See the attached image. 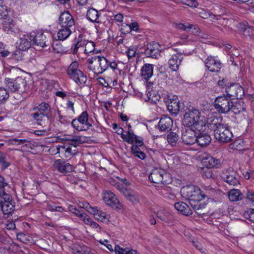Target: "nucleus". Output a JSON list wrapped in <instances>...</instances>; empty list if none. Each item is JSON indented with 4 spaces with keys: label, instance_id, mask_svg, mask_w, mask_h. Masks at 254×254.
Masks as SVG:
<instances>
[{
    "label": "nucleus",
    "instance_id": "11",
    "mask_svg": "<svg viewBox=\"0 0 254 254\" xmlns=\"http://www.w3.org/2000/svg\"><path fill=\"white\" fill-rule=\"evenodd\" d=\"M0 206L4 214H9L14 211L15 204L10 194L6 193L0 196Z\"/></svg>",
    "mask_w": 254,
    "mask_h": 254
},
{
    "label": "nucleus",
    "instance_id": "51",
    "mask_svg": "<svg viewBox=\"0 0 254 254\" xmlns=\"http://www.w3.org/2000/svg\"><path fill=\"white\" fill-rule=\"evenodd\" d=\"M5 48V45H4L2 42H0V57L5 58L11 54Z\"/></svg>",
    "mask_w": 254,
    "mask_h": 254
},
{
    "label": "nucleus",
    "instance_id": "4",
    "mask_svg": "<svg viewBox=\"0 0 254 254\" xmlns=\"http://www.w3.org/2000/svg\"><path fill=\"white\" fill-rule=\"evenodd\" d=\"M182 196L189 200L190 203L193 201H201L204 199L206 194L201 192V190L194 185H188L183 187L181 190Z\"/></svg>",
    "mask_w": 254,
    "mask_h": 254
},
{
    "label": "nucleus",
    "instance_id": "20",
    "mask_svg": "<svg viewBox=\"0 0 254 254\" xmlns=\"http://www.w3.org/2000/svg\"><path fill=\"white\" fill-rule=\"evenodd\" d=\"M59 22L62 27L69 29L74 25L75 23L72 16L67 11H64L61 14Z\"/></svg>",
    "mask_w": 254,
    "mask_h": 254
},
{
    "label": "nucleus",
    "instance_id": "24",
    "mask_svg": "<svg viewBox=\"0 0 254 254\" xmlns=\"http://www.w3.org/2000/svg\"><path fill=\"white\" fill-rule=\"evenodd\" d=\"M172 126V119L168 116L163 115L158 124V128L161 131L168 132L171 129Z\"/></svg>",
    "mask_w": 254,
    "mask_h": 254
},
{
    "label": "nucleus",
    "instance_id": "38",
    "mask_svg": "<svg viewBox=\"0 0 254 254\" xmlns=\"http://www.w3.org/2000/svg\"><path fill=\"white\" fill-rule=\"evenodd\" d=\"M203 163L206 164L207 168L217 167L220 164V161L211 156H206L203 159Z\"/></svg>",
    "mask_w": 254,
    "mask_h": 254
},
{
    "label": "nucleus",
    "instance_id": "62",
    "mask_svg": "<svg viewBox=\"0 0 254 254\" xmlns=\"http://www.w3.org/2000/svg\"><path fill=\"white\" fill-rule=\"evenodd\" d=\"M127 26L129 27V31H138L139 30V25L137 22H131L130 24H127Z\"/></svg>",
    "mask_w": 254,
    "mask_h": 254
},
{
    "label": "nucleus",
    "instance_id": "2",
    "mask_svg": "<svg viewBox=\"0 0 254 254\" xmlns=\"http://www.w3.org/2000/svg\"><path fill=\"white\" fill-rule=\"evenodd\" d=\"M50 108L49 104L43 102L32 108L33 112L30 114V117L38 125L46 126V122L49 119L48 112Z\"/></svg>",
    "mask_w": 254,
    "mask_h": 254
},
{
    "label": "nucleus",
    "instance_id": "3",
    "mask_svg": "<svg viewBox=\"0 0 254 254\" xmlns=\"http://www.w3.org/2000/svg\"><path fill=\"white\" fill-rule=\"evenodd\" d=\"M88 69L95 74L103 73L109 67L108 60L103 56H96L87 60Z\"/></svg>",
    "mask_w": 254,
    "mask_h": 254
},
{
    "label": "nucleus",
    "instance_id": "52",
    "mask_svg": "<svg viewBox=\"0 0 254 254\" xmlns=\"http://www.w3.org/2000/svg\"><path fill=\"white\" fill-rule=\"evenodd\" d=\"M6 156L4 153L0 152V164L1 165V168L3 169L7 168L9 166V163L5 160Z\"/></svg>",
    "mask_w": 254,
    "mask_h": 254
},
{
    "label": "nucleus",
    "instance_id": "56",
    "mask_svg": "<svg viewBox=\"0 0 254 254\" xmlns=\"http://www.w3.org/2000/svg\"><path fill=\"white\" fill-rule=\"evenodd\" d=\"M23 54L20 50L16 51L11 54V58L17 61H21L23 60Z\"/></svg>",
    "mask_w": 254,
    "mask_h": 254
},
{
    "label": "nucleus",
    "instance_id": "9",
    "mask_svg": "<svg viewBox=\"0 0 254 254\" xmlns=\"http://www.w3.org/2000/svg\"><path fill=\"white\" fill-rule=\"evenodd\" d=\"M232 100L225 94L218 96L213 103L214 108L220 113L227 114L230 111Z\"/></svg>",
    "mask_w": 254,
    "mask_h": 254
},
{
    "label": "nucleus",
    "instance_id": "34",
    "mask_svg": "<svg viewBox=\"0 0 254 254\" xmlns=\"http://www.w3.org/2000/svg\"><path fill=\"white\" fill-rule=\"evenodd\" d=\"M158 219L166 223H169L172 219V215L170 211L166 209H160L156 213Z\"/></svg>",
    "mask_w": 254,
    "mask_h": 254
},
{
    "label": "nucleus",
    "instance_id": "50",
    "mask_svg": "<svg viewBox=\"0 0 254 254\" xmlns=\"http://www.w3.org/2000/svg\"><path fill=\"white\" fill-rule=\"evenodd\" d=\"M7 186V183L5 181L4 178L0 176V196L6 194L5 191V187Z\"/></svg>",
    "mask_w": 254,
    "mask_h": 254
},
{
    "label": "nucleus",
    "instance_id": "35",
    "mask_svg": "<svg viewBox=\"0 0 254 254\" xmlns=\"http://www.w3.org/2000/svg\"><path fill=\"white\" fill-rule=\"evenodd\" d=\"M2 29L7 33L15 32V26L13 21L11 18H5L2 22Z\"/></svg>",
    "mask_w": 254,
    "mask_h": 254
},
{
    "label": "nucleus",
    "instance_id": "31",
    "mask_svg": "<svg viewBox=\"0 0 254 254\" xmlns=\"http://www.w3.org/2000/svg\"><path fill=\"white\" fill-rule=\"evenodd\" d=\"M239 29L245 37L251 38L254 37V28L248 25V23L243 22L240 24Z\"/></svg>",
    "mask_w": 254,
    "mask_h": 254
},
{
    "label": "nucleus",
    "instance_id": "27",
    "mask_svg": "<svg viewBox=\"0 0 254 254\" xmlns=\"http://www.w3.org/2000/svg\"><path fill=\"white\" fill-rule=\"evenodd\" d=\"M31 43L30 34L24 35L17 42V47L20 51H25L31 47Z\"/></svg>",
    "mask_w": 254,
    "mask_h": 254
},
{
    "label": "nucleus",
    "instance_id": "10",
    "mask_svg": "<svg viewBox=\"0 0 254 254\" xmlns=\"http://www.w3.org/2000/svg\"><path fill=\"white\" fill-rule=\"evenodd\" d=\"M162 98L169 112L172 114H178L180 110V104L177 97L175 95L164 94Z\"/></svg>",
    "mask_w": 254,
    "mask_h": 254
},
{
    "label": "nucleus",
    "instance_id": "21",
    "mask_svg": "<svg viewBox=\"0 0 254 254\" xmlns=\"http://www.w3.org/2000/svg\"><path fill=\"white\" fill-rule=\"evenodd\" d=\"M160 45L158 43L152 42L151 43L147 44V47L145 49L144 54L146 57H151L157 59L160 54L159 49Z\"/></svg>",
    "mask_w": 254,
    "mask_h": 254
},
{
    "label": "nucleus",
    "instance_id": "28",
    "mask_svg": "<svg viewBox=\"0 0 254 254\" xmlns=\"http://www.w3.org/2000/svg\"><path fill=\"white\" fill-rule=\"evenodd\" d=\"M221 177L224 181L230 185L235 186L239 184V179L236 176L234 173H230L228 171L223 172L221 174Z\"/></svg>",
    "mask_w": 254,
    "mask_h": 254
},
{
    "label": "nucleus",
    "instance_id": "44",
    "mask_svg": "<svg viewBox=\"0 0 254 254\" xmlns=\"http://www.w3.org/2000/svg\"><path fill=\"white\" fill-rule=\"evenodd\" d=\"M140 138V137L137 136L133 133H131L130 131H128L126 134H123L122 136V138L125 141L131 144L133 143L136 140H138Z\"/></svg>",
    "mask_w": 254,
    "mask_h": 254
},
{
    "label": "nucleus",
    "instance_id": "25",
    "mask_svg": "<svg viewBox=\"0 0 254 254\" xmlns=\"http://www.w3.org/2000/svg\"><path fill=\"white\" fill-rule=\"evenodd\" d=\"M204 63L208 69L211 72H217L221 68V64L220 61L213 57H208L205 60Z\"/></svg>",
    "mask_w": 254,
    "mask_h": 254
},
{
    "label": "nucleus",
    "instance_id": "63",
    "mask_svg": "<svg viewBox=\"0 0 254 254\" xmlns=\"http://www.w3.org/2000/svg\"><path fill=\"white\" fill-rule=\"evenodd\" d=\"M48 210L50 211H56L59 212H62L64 210V208L62 206H55L49 204L47 206Z\"/></svg>",
    "mask_w": 254,
    "mask_h": 254
},
{
    "label": "nucleus",
    "instance_id": "16",
    "mask_svg": "<svg viewBox=\"0 0 254 254\" xmlns=\"http://www.w3.org/2000/svg\"><path fill=\"white\" fill-rule=\"evenodd\" d=\"M243 94V88L238 84H232L226 89L225 95L232 100L241 98Z\"/></svg>",
    "mask_w": 254,
    "mask_h": 254
},
{
    "label": "nucleus",
    "instance_id": "5",
    "mask_svg": "<svg viewBox=\"0 0 254 254\" xmlns=\"http://www.w3.org/2000/svg\"><path fill=\"white\" fill-rule=\"evenodd\" d=\"M79 64L77 61H74L68 66L66 73L69 77L76 83L83 84L87 81V77L83 72L78 69Z\"/></svg>",
    "mask_w": 254,
    "mask_h": 254
},
{
    "label": "nucleus",
    "instance_id": "41",
    "mask_svg": "<svg viewBox=\"0 0 254 254\" xmlns=\"http://www.w3.org/2000/svg\"><path fill=\"white\" fill-rule=\"evenodd\" d=\"M9 143L14 145L24 144V145H22L21 147V150L25 147H28L31 145L30 141L25 139H19L17 138H12L9 140Z\"/></svg>",
    "mask_w": 254,
    "mask_h": 254
},
{
    "label": "nucleus",
    "instance_id": "30",
    "mask_svg": "<svg viewBox=\"0 0 254 254\" xmlns=\"http://www.w3.org/2000/svg\"><path fill=\"white\" fill-rule=\"evenodd\" d=\"M200 132L197 135L196 143L201 147L206 146L211 142V138L208 134L203 133V131Z\"/></svg>",
    "mask_w": 254,
    "mask_h": 254
},
{
    "label": "nucleus",
    "instance_id": "48",
    "mask_svg": "<svg viewBox=\"0 0 254 254\" xmlns=\"http://www.w3.org/2000/svg\"><path fill=\"white\" fill-rule=\"evenodd\" d=\"M85 44L84 49H82L84 53L88 54L94 51L95 44L93 42L85 40Z\"/></svg>",
    "mask_w": 254,
    "mask_h": 254
},
{
    "label": "nucleus",
    "instance_id": "64",
    "mask_svg": "<svg viewBox=\"0 0 254 254\" xmlns=\"http://www.w3.org/2000/svg\"><path fill=\"white\" fill-rule=\"evenodd\" d=\"M109 66L114 71L121 72V70L118 68V64L115 62H110L109 63Z\"/></svg>",
    "mask_w": 254,
    "mask_h": 254
},
{
    "label": "nucleus",
    "instance_id": "33",
    "mask_svg": "<svg viewBox=\"0 0 254 254\" xmlns=\"http://www.w3.org/2000/svg\"><path fill=\"white\" fill-rule=\"evenodd\" d=\"M230 111L235 114H239L241 112L246 111L244 103L241 101L233 102L232 100V104H230Z\"/></svg>",
    "mask_w": 254,
    "mask_h": 254
},
{
    "label": "nucleus",
    "instance_id": "39",
    "mask_svg": "<svg viewBox=\"0 0 254 254\" xmlns=\"http://www.w3.org/2000/svg\"><path fill=\"white\" fill-rule=\"evenodd\" d=\"M179 135L174 132H170L167 136V141L172 146H179Z\"/></svg>",
    "mask_w": 254,
    "mask_h": 254
},
{
    "label": "nucleus",
    "instance_id": "8",
    "mask_svg": "<svg viewBox=\"0 0 254 254\" xmlns=\"http://www.w3.org/2000/svg\"><path fill=\"white\" fill-rule=\"evenodd\" d=\"M88 118V113L84 111L77 118L72 120L71 125L77 131L87 130L92 127Z\"/></svg>",
    "mask_w": 254,
    "mask_h": 254
},
{
    "label": "nucleus",
    "instance_id": "1",
    "mask_svg": "<svg viewBox=\"0 0 254 254\" xmlns=\"http://www.w3.org/2000/svg\"><path fill=\"white\" fill-rule=\"evenodd\" d=\"M204 116L197 109L193 107L189 109L184 116L183 123L184 126L190 127L198 131L205 130Z\"/></svg>",
    "mask_w": 254,
    "mask_h": 254
},
{
    "label": "nucleus",
    "instance_id": "7",
    "mask_svg": "<svg viewBox=\"0 0 254 254\" xmlns=\"http://www.w3.org/2000/svg\"><path fill=\"white\" fill-rule=\"evenodd\" d=\"M148 179L151 183L161 185H167L171 182L170 174L161 168L153 170L148 176Z\"/></svg>",
    "mask_w": 254,
    "mask_h": 254
},
{
    "label": "nucleus",
    "instance_id": "58",
    "mask_svg": "<svg viewBox=\"0 0 254 254\" xmlns=\"http://www.w3.org/2000/svg\"><path fill=\"white\" fill-rule=\"evenodd\" d=\"M16 237L18 240L23 243H27L29 241L28 239V236L22 233H18Z\"/></svg>",
    "mask_w": 254,
    "mask_h": 254
},
{
    "label": "nucleus",
    "instance_id": "45",
    "mask_svg": "<svg viewBox=\"0 0 254 254\" xmlns=\"http://www.w3.org/2000/svg\"><path fill=\"white\" fill-rule=\"evenodd\" d=\"M153 73V65L152 64H144V79L148 81Z\"/></svg>",
    "mask_w": 254,
    "mask_h": 254
},
{
    "label": "nucleus",
    "instance_id": "13",
    "mask_svg": "<svg viewBox=\"0 0 254 254\" xmlns=\"http://www.w3.org/2000/svg\"><path fill=\"white\" fill-rule=\"evenodd\" d=\"M214 136L216 139L220 142L225 143L228 142L231 140L233 134L229 129L228 126L223 124L216 130V132L214 133Z\"/></svg>",
    "mask_w": 254,
    "mask_h": 254
},
{
    "label": "nucleus",
    "instance_id": "23",
    "mask_svg": "<svg viewBox=\"0 0 254 254\" xmlns=\"http://www.w3.org/2000/svg\"><path fill=\"white\" fill-rule=\"evenodd\" d=\"M154 83L151 82H147L146 84V96L147 99L145 101L149 102L151 103H155L157 101H159L160 96L157 92L153 88Z\"/></svg>",
    "mask_w": 254,
    "mask_h": 254
},
{
    "label": "nucleus",
    "instance_id": "18",
    "mask_svg": "<svg viewBox=\"0 0 254 254\" xmlns=\"http://www.w3.org/2000/svg\"><path fill=\"white\" fill-rule=\"evenodd\" d=\"M117 188L126 198L132 203L135 204L139 202L140 196L136 192L133 190H127L126 188L118 184H117Z\"/></svg>",
    "mask_w": 254,
    "mask_h": 254
},
{
    "label": "nucleus",
    "instance_id": "19",
    "mask_svg": "<svg viewBox=\"0 0 254 254\" xmlns=\"http://www.w3.org/2000/svg\"><path fill=\"white\" fill-rule=\"evenodd\" d=\"M31 38L33 44L40 47L44 48L49 45L47 38L42 31L32 32L30 33Z\"/></svg>",
    "mask_w": 254,
    "mask_h": 254
},
{
    "label": "nucleus",
    "instance_id": "14",
    "mask_svg": "<svg viewBox=\"0 0 254 254\" xmlns=\"http://www.w3.org/2000/svg\"><path fill=\"white\" fill-rule=\"evenodd\" d=\"M103 198L104 202L114 209H120L122 205L118 198L111 191L105 190L103 192Z\"/></svg>",
    "mask_w": 254,
    "mask_h": 254
},
{
    "label": "nucleus",
    "instance_id": "12",
    "mask_svg": "<svg viewBox=\"0 0 254 254\" xmlns=\"http://www.w3.org/2000/svg\"><path fill=\"white\" fill-rule=\"evenodd\" d=\"M83 207L89 212L92 214L95 218L102 222L109 221L110 215L103 211L101 208L98 207H92L88 203L83 204Z\"/></svg>",
    "mask_w": 254,
    "mask_h": 254
},
{
    "label": "nucleus",
    "instance_id": "47",
    "mask_svg": "<svg viewBox=\"0 0 254 254\" xmlns=\"http://www.w3.org/2000/svg\"><path fill=\"white\" fill-rule=\"evenodd\" d=\"M9 97L8 91L4 87H0V105L4 104Z\"/></svg>",
    "mask_w": 254,
    "mask_h": 254
},
{
    "label": "nucleus",
    "instance_id": "57",
    "mask_svg": "<svg viewBox=\"0 0 254 254\" xmlns=\"http://www.w3.org/2000/svg\"><path fill=\"white\" fill-rule=\"evenodd\" d=\"M203 190H201V192L203 193H205L206 194L204 196V199L206 197H208L209 195L211 194V193L214 191V190L213 188H211L209 186H203L202 187Z\"/></svg>",
    "mask_w": 254,
    "mask_h": 254
},
{
    "label": "nucleus",
    "instance_id": "36",
    "mask_svg": "<svg viewBox=\"0 0 254 254\" xmlns=\"http://www.w3.org/2000/svg\"><path fill=\"white\" fill-rule=\"evenodd\" d=\"M244 195L238 189H232L228 192V197L231 201H238L243 199Z\"/></svg>",
    "mask_w": 254,
    "mask_h": 254
},
{
    "label": "nucleus",
    "instance_id": "61",
    "mask_svg": "<svg viewBox=\"0 0 254 254\" xmlns=\"http://www.w3.org/2000/svg\"><path fill=\"white\" fill-rule=\"evenodd\" d=\"M69 210L71 213L74 214L77 217H78L83 211L82 210H79L73 205L69 207Z\"/></svg>",
    "mask_w": 254,
    "mask_h": 254
},
{
    "label": "nucleus",
    "instance_id": "49",
    "mask_svg": "<svg viewBox=\"0 0 254 254\" xmlns=\"http://www.w3.org/2000/svg\"><path fill=\"white\" fill-rule=\"evenodd\" d=\"M231 148L237 150H241L245 149V142L241 139H238L234 141L231 144Z\"/></svg>",
    "mask_w": 254,
    "mask_h": 254
},
{
    "label": "nucleus",
    "instance_id": "26",
    "mask_svg": "<svg viewBox=\"0 0 254 254\" xmlns=\"http://www.w3.org/2000/svg\"><path fill=\"white\" fill-rule=\"evenodd\" d=\"M183 59V57L182 54L181 53L173 54L168 61L169 67L173 71H177L179 69L180 65L181 64Z\"/></svg>",
    "mask_w": 254,
    "mask_h": 254
},
{
    "label": "nucleus",
    "instance_id": "6",
    "mask_svg": "<svg viewBox=\"0 0 254 254\" xmlns=\"http://www.w3.org/2000/svg\"><path fill=\"white\" fill-rule=\"evenodd\" d=\"M4 84L6 87L12 92H23L28 89L26 80L22 77L16 78H5Z\"/></svg>",
    "mask_w": 254,
    "mask_h": 254
},
{
    "label": "nucleus",
    "instance_id": "46",
    "mask_svg": "<svg viewBox=\"0 0 254 254\" xmlns=\"http://www.w3.org/2000/svg\"><path fill=\"white\" fill-rule=\"evenodd\" d=\"M173 25L175 28L178 30L185 31H189L193 27H194V28L195 29L194 25L189 23H182L181 22H176L174 23L173 24Z\"/></svg>",
    "mask_w": 254,
    "mask_h": 254
},
{
    "label": "nucleus",
    "instance_id": "59",
    "mask_svg": "<svg viewBox=\"0 0 254 254\" xmlns=\"http://www.w3.org/2000/svg\"><path fill=\"white\" fill-rule=\"evenodd\" d=\"M85 137L81 136H76L72 139H70L69 140H71L72 142H74L75 144H81L82 143L84 142L85 141Z\"/></svg>",
    "mask_w": 254,
    "mask_h": 254
},
{
    "label": "nucleus",
    "instance_id": "53",
    "mask_svg": "<svg viewBox=\"0 0 254 254\" xmlns=\"http://www.w3.org/2000/svg\"><path fill=\"white\" fill-rule=\"evenodd\" d=\"M190 204L195 212L199 209L204 208L205 206V205L200 203V201H193Z\"/></svg>",
    "mask_w": 254,
    "mask_h": 254
},
{
    "label": "nucleus",
    "instance_id": "29",
    "mask_svg": "<svg viewBox=\"0 0 254 254\" xmlns=\"http://www.w3.org/2000/svg\"><path fill=\"white\" fill-rule=\"evenodd\" d=\"M143 146V141L141 138L136 140L131 146V152L135 156L141 159H143V152L141 151L140 147Z\"/></svg>",
    "mask_w": 254,
    "mask_h": 254
},
{
    "label": "nucleus",
    "instance_id": "22",
    "mask_svg": "<svg viewBox=\"0 0 254 254\" xmlns=\"http://www.w3.org/2000/svg\"><path fill=\"white\" fill-rule=\"evenodd\" d=\"M195 129L192 128L187 129L182 133V139L183 142L187 145H192L196 142L197 135Z\"/></svg>",
    "mask_w": 254,
    "mask_h": 254
},
{
    "label": "nucleus",
    "instance_id": "17",
    "mask_svg": "<svg viewBox=\"0 0 254 254\" xmlns=\"http://www.w3.org/2000/svg\"><path fill=\"white\" fill-rule=\"evenodd\" d=\"M204 120L205 127L207 126L208 128L214 131V134L216 132V130L223 125V124L222 123L221 119L215 117L211 113L208 114V118L206 120L204 117Z\"/></svg>",
    "mask_w": 254,
    "mask_h": 254
},
{
    "label": "nucleus",
    "instance_id": "43",
    "mask_svg": "<svg viewBox=\"0 0 254 254\" xmlns=\"http://www.w3.org/2000/svg\"><path fill=\"white\" fill-rule=\"evenodd\" d=\"M115 252L116 254H138L136 251L130 249L129 248H121L118 245H116Z\"/></svg>",
    "mask_w": 254,
    "mask_h": 254
},
{
    "label": "nucleus",
    "instance_id": "40",
    "mask_svg": "<svg viewBox=\"0 0 254 254\" xmlns=\"http://www.w3.org/2000/svg\"><path fill=\"white\" fill-rule=\"evenodd\" d=\"M71 34V30L68 28L62 27L57 33L58 40L64 41L67 39Z\"/></svg>",
    "mask_w": 254,
    "mask_h": 254
},
{
    "label": "nucleus",
    "instance_id": "37",
    "mask_svg": "<svg viewBox=\"0 0 254 254\" xmlns=\"http://www.w3.org/2000/svg\"><path fill=\"white\" fill-rule=\"evenodd\" d=\"M75 40L76 42L74 45L73 48L72 50V52L73 54H77L79 48H81L80 50L82 51L85 44V39L83 38V36L82 34H80Z\"/></svg>",
    "mask_w": 254,
    "mask_h": 254
},
{
    "label": "nucleus",
    "instance_id": "55",
    "mask_svg": "<svg viewBox=\"0 0 254 254\" xmlns=\"http://www.w3.org/2000/svg\"><path fill=\"white\" fill-rule=\"evenodd\" d=\"M245 217L251 221L254 222V209L250 208L245 213Z\"/></svg>",
    "mask_w": 254,
    "mask_h": 254
},
{
    "label": "nucleus",
    "instance_id": "60",
    "mask_svg": "<svg viewBox=\"0 0 254 254\" xmlns=\"http://www.w3.org/2000/svg\"><path fill=\"white\" fill-rule=\"evenodd\" d=\"M246 197L252 203H254V192L251 190H247L246 193Z\"/></svg>",
    "mask_w": 254,
    "mask_h": 254
},
{
    "label": "nucleus",
    "instance_id": "42",
    "mask_svg": "<svg viewBox=\"0 0 254 254\" xmlns=\"http://www.w3.org/2000/svg\"><path fill=\"white\" fill-rule=\"evenodd\" d=\"M86 16L87 19L92 22L99 23L98 20L99 14L98 11L94 9H89L87 12Z\"/></svg>",
    "mask_w": 254,
    "mask_h": 254
},
{
    "label": "nucleus",
    "instance_id": "15",
    "mask_svg": "<svg viewBox=\"0 0 254 254\" xmlns=\"http://www.w3.org/2000/svg\"><path fill=\"white\" fill-rule=\"evenodd\" d=\"M53 166L56 170L64 175L71 173L74 170L73 165L63 159L56 160Z\"/></svg>",
    "mask_w": 254,
    "mask_h": 254
},
{
    "label": "nucleus",
    "instance_id": "32",
    "mask_svg": "<svg viewBox=\"0 0 254 254\" xmlns=\"http://www.w3.org/2000/svg\"><path fill=\"white\" fill-rule=\"evenodd\" d=\"M174 207L176 210L186 216L191 215L192 213L191 209L189 206L186 203L182 201L175 203Z\"/></svg>",
    "mask_w": 254,
    "mask_h": 254
},
{
    "label": "nucleus",
    "instance_id": "54",
    "mask_svg": "<svg viewBox=\"0 0 254 254\" xmlns=\"http://www.w3.org/2000/svg\"><path fill=\"white\" fill-rule=\"evenodd\" d=\"M182 2L191 7H196L198 3L196 0H181Z\"/></svg>",
    "mask_w": 254,
    "mask_h": 254
}]
</instances>
